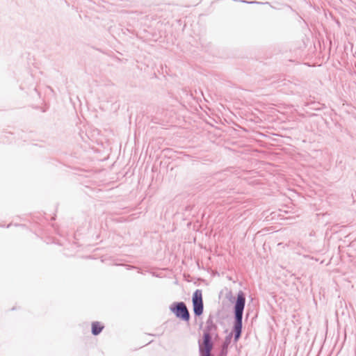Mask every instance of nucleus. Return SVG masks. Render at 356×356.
<instances>
[{
  "instance_id": "nucleus-3",
  "label": "nucleus",
  "mask_w": 356,
  "mask_h": 356,
  "mask_svg": "<svg viewBox=\"0 0 356 356\" xmlns=\"http://www.w3.org/2000/svg\"><path fill=\"white\" fill-rule=\"evenodd\" d=\"M170 310L175 314V315L184 321L188 322L190 319V314L186 305L181 302L174 303L170 307Z\"/></svg>"
},
{
  "instance_id": "nucleus-5",
  "label": "nucleus",
  "mask_w": 356,
  "mask_h": 356,
  "mask_svg": "<svg viewBox=\"0 0 356 356\" xmlns=\"http://www.w3.org/2000/svg\"><path fill=\"white\" fill-rule=\"evenodd\" d=\"M91 327H92V333L94 335L99 334L104 327V325L102 323L98 322V321L92 322Z\"/></svg>"
},
{
  "instance_id": "nucleus-4",
  "label": "nucleus",
  "mask_w": 356,
  "mask_h": 356,
  "mask_svg": "<svg viewBox=\"0 0 356 356\" xmlns=\"http://www.w3.org/2000/svg\"><path fill=\"white\" fill-rule=\"evenodd\" d=\"M193 306L195 315L200 316L203 312V300L201 290H196L193 295Z\"/></svg>"
},
{
  "instance_id": "nucleus-1",
  "label": "nucleus",
  "mask_w": 356,
  "mask_h": 356,
  "mask_svg": "<svg viewBox=\"0 0 356 356\" xmlns=\"http://www.w3.org/2000/svg\"><path fill=\"white\" fill-rule=\"evenodd\" d=\"M245 298L243 292L240 291L237 295V300L235 304V317L234 324L235 340L237 341L240 337L242 329V316L245 307Z\"/></svg>"
},
{
  "instance_id": "nucleus-2",
  "label": "nucleus",
  "mask_w": 356,
  "mask_h": 356,
  "mask_svg": "<svg viewBox=\"0 0 356 356\" xmlns=\"http://www.w3.org/2000/svg\"><path fill=\"white\" fill-rule=\"evenodd\" d=\"M207 323H209V325L204 332L202 342L199 344L200 356H213L211 355L213 348L211 336L214 334L217 327L211 321L207 322Z\"/></svg>"
}]
</instances>
